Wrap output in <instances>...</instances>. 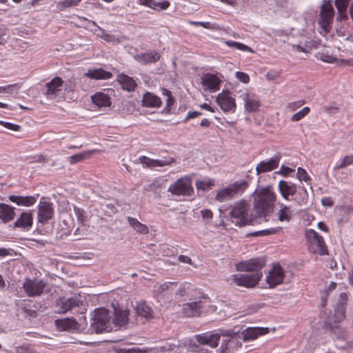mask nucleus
I'll use <instances>...</instances> for the list:
<instances>
[{"label":"nucleus","mask_w":353,"mask_h":353,"mask_svg":"<svg viewBox=\"0 0 353 353\" xmlns=\"http://www.w3.org/2000/svg\"><path fill=\"white\" fill-rule=\"evenodd\" d=\"M268 333V327H250L245 329L242 332L235 330H219L216 333H204L203 334L195 335L196 341L201 345H207L210 347H216L219 341L221 336H225V339L221 343L219 350L220 353H230L239 344V339L243 341L254 340L258 336L265 335Z\"/></svg>","instance_id":"nucleus-1"},{"label":"nucleus","mask_w":353,"mask_h":353,"mask_svg":"<svg viewBox=\"0 0 353 353\" xmlns=\"http://www.w3.org/2000/svg\"><path fill=\"white\" fill-rule=\"evenodd\" d=\"M278 190L285 201L294 202L297 205L302 206L308 201V193L304 186L297 185L289 181L281 180L278 184Z\"/></svg>","instance_id":"nucleus-2"},{"label":"nucleus","mask_w":353,"mask_h":353,"mask_svg":"<svg viewBox=\"0 0 353 353\" xmlns=\"http://www.w3.org/2000/svg\"><path fill=\"white\" fill-rule=\"evenodd\" d=\"M112 330V323L109 311L103 307L95 309L92 314L90 327L88 332L91 334H100L110 332Z\"/></svg>","instance_id":"nucleus-3"},{"label":"nucleus","mask_w":353,"mask_h":353,"mask_svg":"<svg viewBox=\"0 0 353 353\" xmlns=\"http://www.w3.org/2000/svg\"><path fill=\"white\" fill-rule=\"evenodd\" d=\"M276 194L269 188L261 190L254 199V209L259 216H265L273 211Z\"/></svg>","instance_id":"nucleus-4"},{"label":"nucleus","mask_w":353,"mask_h":353,"mask_svg":"<svg viewBox=\"0 0 353 353\" xmlns=\"http://www.w3.org/2000/svg\"><path fill=\"white\" fill-rule=\"evenodd\" d=\"M250 211V205L246 201L235 203L230 212L232 222L239 227L250 224L252 222Z\"/></svg>","instance_id":"nucleus-5"},{"label":"nucleus","mask_w":353,"mask_h":353,"mask_svg":"<svg viewBox=\"0 0 353 353\" xmlns=\"http://www.w3.org/2000/svg\"><path fill=\"white\" fill-rule=\"evenodd\" d=\"M248 183L245 180L236 181L216 192L215 199L220 202L230 201L242 194L248 188Z\"/></svg>","instance_id":"nucleus-6"},{"label":"nucleus","mask_w":353,"mask_h":353,"mask_svg":"<svg viewBox=\"0 0 353 353\" xmlns=\"http://www.w3.org/2000/svg\"><path fill=\"white\" fill-rule=\"evenodd\" d=\"M305 236L309 249L312 252L317 253L321 256L327 254V247L323 238L318 232L310 229L306 231Z\"/></svg>","instance_id":"nucleus-7"},{"label":"nucleus","mask_w":353,"mask_h":353,"mask_svg":"<svg viewBox=\"0 0 353 353\" xmlns=\"http://www.w3.org/2000/svg\"><path fill=\"white\" fill-rule=\"evenodd\" d=\"M345 312L346 307L335 305L334 312L331 313L326 320V323L330 327L333 332L334 329L339 330V334L336 335L339 339L343 338L345 335V330L338 327V323L345 319L346 316Z\"/></svg>","instance_id":"nucleus-8"},{"label":"nucleus","mask_w":353,"mask_h":353,"mask_svg":"<svg viewBox=\"0 0 353 353\" xmlns=\"http://www.w3.org/2000/svg\"><path fill=\"white\" fill-rule=\"evenodd\" d=\"M262 277V272L251 274H237L230 276V281L238 286L254 287Z\"/></svg>","instance_id":"nucleus-9"},{"label":"nucleus","mask_w":353,"mask_h":353,"mask_svg":"<svg viewBox=\"0 0 353 353\" xmlns=\"http://www.w3.org/2000/svg\"><path fill=\"white\" fill-rule=\"evenodd\" d=\"M168 191L176 196H190L193 192L192 181L189 177H181L171 184Z\"/></svg>","instance_id":"nucleus-10"},{"label":"nucleus","mask_w":353,"mask_h":353,"mask_svg":"<svg viewBox=\"0 0 353 353\" xmlns=\"http://www.w3.org/2000/svg\"><path fill=\"white\" fill-rule=\"evenodd\" d=\"M334 10L330 0H323L321 6L319 24L325 32L329 31V27L333 21Z\"/></svg>","instance_id":"nucleus-11"},{"label":"nucleus","mask_w":353,"mask_h":353,"mask_svg":"<svg viewBox=\"0 0 353 353\" xmlns=\"http://www.w3.org/2000/svg\"><path fill=\"white\" fill-rule=\"evenodd\" d=\"M80 323L73 318H65L63 319H57L55 321V325L59 330L66 331H81L83 332L86 327H81L82 325H87L85 316H82L79 319Z\"/></svg>","instance_id":"nucleus-12"},{"label":"nucleus","mask_w":353,"mask_h":353,"mask_svg":"<svg viewBox=\"0 0 353 353\" xmlns=\"http://www.w3.org/2000/svg\"><path fill=\"white\" fill-rule=\"evenodd\" d=\"M174 288V282H165L163 284H157L154 292L157 299L171 301L175 299Z\"/></svg>","instance_id":"nucleus-13"},{"label":"nucleus","mask_w":353,"mask_h":353,"mask_svg":"<svg viewBox=\"0 0 353 353\" xmlns=\"http://www.w3.org/2000/svg\"><path fill=\"white\" fill-rule=\"evenodd\" d=\"M63 81L60 77H54L46 85L45 94L49 99H59L62 98V88Z\"/></svg>","instance_id":"nucleus-14"},{"label":"nucleus","mask_w":353,"mask_h":353,"mask_svg":"<svg viewBox=\"0 0 353 353\" xmlns=\"http://www.w3.org/2000/svg\"><path fill=\"white\" fill-rule=\"evenodd\" d=\"M46 287L43 281L26 279L23 284V288L27 296L33 297L40 296Z\"/></svg>","instance_id":"nucleus-15"},{"label":"nucleus","mask_w":353,"mask_h":353,"mask_svg":"<svg viewBox=\"0 0 353 353\" xmlns=\"http://www.w3.org/2000/svg\"><path fill=\"white\" fill-rule=\"evenodd\" d=\"M221 80L217 74L206 73L201 78L203 90L210 93L216 92L220 89Z\"/></svg>","instance_id":"nucleus-16"},{"label":"nucleus","mask_w":353,"mask_h":353,"mask_svg":"<svg viewBox=\"0 0 353 353\" xmlns=\"http://www.w3.org/2000/svg\"><path fill=\"white\" fill-rule=\"evenodd\" d=\"M83 304V301L80 296H74L68 299H61L57 303V311L59 314H65L75 307H78Z\"/></svg>","instance_id":"nucleus-17"},{"label":"nucleus","mask_w":353,"mask_h":353,"mask_svg":"<svg viewBox=\"0 0 353 353\" xmlns=\"http://www.w3.org/2000/svg\"><path fill=\"white\" fill-rule=\"evenodd\" d=\"M114 318H111L112 325L118 327L125 325L128 322L130 310L119 307L117 303H112Z\"/></svg>","instance_id":"nucleus-18"},{"label":"nucleus","mask_w":353,"mask_h":353,"mask_svg":"<svg viewBox=\"0 0 353 353\" xmlns=\"http://www.w3.org/2000/svg\"><path fill=\"white\" fill-rule=\"evenodd\" d=\"M265 261L263 258H254L242 261L236 265L239 271L253 272V273L261 272L260 270L265 265Z\"/></svg>","instance_id":"nucleus-19"},{"label":"nucleus","mask_w":353,"mask_h":353,"mask_svg":"<svg viewBox=\"0 0 353 353\" xmlns=\"http://www.w3.org/2000/svg\"><path fill=\"white\" fill-rule=\"evenodd\" d=\"M281 159L280 154H276L270 159L260 161L256 166V173L259 175L263 173L271 172L276 169Z\"/></svg>","instance_id":"nucleus-20"},{"label":"nucleus","mask_w":353,"mask_h":353,"mask_svg":"<svg viewBox=\"0 0 353 353\" xmlns=\"http://www.w3.org/2000/svg\"><path fill=\"white\" fill-rule=\"evenodd\" d=\"M216 103L224 112H234L236 110L235 99L228 92L223 91L216 99Z\"/></svg>","instance_id":"nucleus-21"},{"label":"nucleus","mask_w":353,"mask_h":353,"mask_svg":"<svg viewBox=\"0 0 353 353\" xmlns=\"http://www.w3.org/2000/svg\"><path fill=\"white\" fill-rule=\"evenodd\" d=\"M239 98L243 101L245 110L249 113L256 111L260 105L259 97L254 93L242 92Z\"/></svg>","instance_id":"nucleus-22"},{"label":"nucleus","mask_w":353,"mask_h":353,"mask_svg":"<svg viewBox=\"0 0 353 353\" xmlns=\"http://www.w3.org/2000/svg\"><path fill=\"white\" fill-rule=\"evenodd\" d=\"M284 279V271L279 265H274L266 277V281L270 288L281 284Z\"/></svg>","instance_id":"nucleus-23"},{"label":"nucleus","mask_w":353,"mask_h":353,"mask_svg":"<svg viewBox=\"0 0 353 353\" xmlns=\"http://www.w3.org/2000/svg\"><path fill=\"white\" fill-rule=\"evenodd\" d=\"M53 214L52 203L42 201L39 202L37 216L39 223H46L52 217Z\"/></svg>","instance_id":"nucleus-24"},{"label":"nucleus","mask_w":353,"mask_h":353,"mask_svg":"<svg viewBox=\"0 0 353 353\" xmlns=\"http://www.w3.org/2000/svg\"><path fill=\"white\" fill-rule=\"evenodd\" d=\"M140 161L143 166L154 168L156 167L170 165L174 162V159L171 157H164L159 159H152L143 156L140 157Z\"/></svg>","instance_id":"nucleus-25"},{"label":"nucleus","mask_w":353,"mask_h":353,"mask_svg":"<svg viewBox=\"0 0 353 353\" xmlns=\"http://www.w3.org/2000/svg\"><path fill=\"white\" fill-rule=\"evenodd\" d=\"M134 59L141 64H149L157 62L160 54L155 50H149L135 55Z\"/></svg>","instance_id":"nucleus-26"},{"label":"nucleus","mask_w":353,"mask_h":353,"mask_svg":"<svg viewBox=\"0 0 353 353\" xmlns=\"http://www.w3.org/2000/svg\"><path fill=\"white\" fill-rule=\"evenodd\" d=\"M162 105L161 99L155 94L146 92L142 97V105L147 108H159Z\"/></svg>","instance_id":"nucleus-27"},{"label":"nucleus","mask_w":353,"mask_h":353,"mask_svg":"<svg viewBox=\"0 0 353 353\" xmlns=\"http://www.w3.org/2000/svg\"><path fill=\"white\" fill-rule=\"evenodd\" d=\"M85 75L93 79H110L112 74L110 72L106 71L101 68H90L88 70Z\"/></svg>","instance_id":"nucleus-28"},{"label":"nucleus","mask_w":353,"mask_h":353,"mask_svg":"<svg viewBox=\"0 0 353 353\" xmlns=\"http://www.w3.org/2000/svg\"><path fill=\"white\" fill-rule=\"evenodd\" d=\"M117 81L121 85L122 89L128 92L134 91L137 85L132 77L124 74H118Z\"/></svg>","instance_id":"nucleus-29"},{"label":"nucleus","mask_w":353,"mask_h":353,"mask_svg":"<svg viewBox=\"0 0 353 353\" xmlns=\"http://www.w3.org/2000/svg\"><path fill=\"white\" fill-rule=\"evenodd\" d=\"M136 314L145 319L153 318V311L152 307L145 301H140L137 303L135 308Z\"/></svg>","instance_id":"nucleus-30"},{"label":"nucleus","mask_w":353,"mask_h":353,"mask_svg":"<svg viewBox=\"0 0 353 353\" xmlns=\"http://www.w3.org/2000/svg\"><path fill=\"white\" fill-rule=\"evenodd\" d=\"M33 217L30 212L21 213L20 217L14 223L16 228L29 230L32 225Z\"/></svg>","instance_id":"nucleus-31"},{"label":"nucleus","mask_w":353,"mask_h":353,"mask_svg":"<svg viewBox=\"0 0 353 353\" xmlns=\"http://www.w3.org/2000/svg\"><path fill=\"white\" fill-rule=\"evenodd\" d=\"M202 308L201 302L187 303L183 305V314L187 316H194L200 314Z\"/></svg>","instance_id":"nucleus-32"},{"label":"nucleus","mask_w":353,"mask_h":353,"mask_svg":"<svg viewBox=\"0 0 353 353\" xmlns=\"http://www.w3.org/2000/svg\"><path fill=\"white\" fill-rule=\"evenodd\" d=\"M137 3L157 10H166L170 5L168 1H156L154 0H138Z\"/></svg>","instance_id":"nucleus-33"},{"label":"nucleus","mask_w":353,"mask_h":353,"mask_svg":"<svg viewBox=\"0 0 353 353\" xmlns=\"http://www.w3.org/2000/svg\"><path fill=\"white\" fill-rule=\"evenodd\" d=\"M8 199L10 201L16 203L17 205H23L26 207L33 205L37 201L36 197L33 196H22L10 195L9 196Z\"/></svg>","instance_id":"nucleus-34"},{"label":"nucleus","mask_w":353,"mask_h":353,"mask_svg":"<svg viewBox=\"0 0 353 353\" xmlns=\"http://www.w3.org/2000/svg\"><path fill=\"white\" fill-rule=\"evenodd\" d=\"M15 208L7 204H0V219L3 222L7 223L14 219Z\"/></svg>","instance_id":"nucleus-35"},{"label":"nucleus","mask_w":353,"mask_h":353,"mask_svg":"<svg viewBox=\"0 0 353 353\" xmlns=\"http://www.w3.org/2000/svg\"><path fill=\"white\" fill-rule=\"evenodd\" d=\"M92 101L98 107H108L111 105L109 96L103 92H99L95 93L91 97Z\"/></svg>","instance_id":"nucleus-36"},{"label":"nucleus","mask_w":353,"mask_h":353,"mask_svg":"<svg viewBox=\"0 0 353 353\" xmlns=\"http://www.w3.org/2000/svg\"><path fill=\"white\" fill-rule=\"evenodd\" d=\"M127 219L128 223L137 232L144 234L148 233V228L145 225L139 222L137 219L128 216Z\"/></svg>","instance_id":"nucleus-37"},{"label":"nucleus","mask_w":353,"mask_h":353,"mask_svg":"<svg viewBox=\"0 0 353 353\" xmlns=\"http://www.w3.org/2000/svg\"><path fill=\"white\" fill-rule=\"evenodd\" d=\"M280 210L277 213L278 219L280 221H290L292 218V212L290 209V207L283 204L280 203Z\"/></svg>","instance_id":"nucleus-38"},{"label":"nucleus","mask_w":353,"mask_h":353,"mask_svg":"<svg viewBox=\"0 0 353 353\" xmlns=\"http://www.w3.org/2000/svg\"><path fill=\"white\" fill-rule=\"evenodd\" d=\"M350 1V0H335V5L341 20L347 18V8Z\"/></svg>","instance_id":"nucleus-39"},{"label":"nucleus","mask_w":353,"mask_h":353,"mask_svg":"<svg viewBox=\"0 0 353 353\" xmlns=\"http://www.w3.org/2000/svg\"><path fill=\"white\" fill-rule=\"evenodd\" d=\"M174 294L175 299L178 296H183L187 294L188 291L191 288V284L188 283H183L179 284L174 282Z\"/></svg>","instance_id":"nucleus-40"},{"label":"nucleus","mask_w":353,"mask_h":353,"mask_svg":"<svg viewBox=\"0 0 353 353\" xmlns=\"http://www.w3.org/2000/svg\"><path fill=\"white\" fill-rule=\"evenodd\" d=\"M224 43L226 46L232 48H236L243 52H250L252 53L254 52V51L250 47L240 42L230 40L225 41Z\"/></svg>","instance_id":"nucleus-41"},{"label":"nucleus","mask_w":353,"mask_h":353,"mask_svg":"<svg viewBox=\"0 0 353 353\" xmlns=\"http://www.w3.org/2000/svg\"><path fill=\"white\" fill-rule=\"evenodd\" d=\"M352 164L353 154L347 155L336 163L335 165L334 166V170H339Z\"/></svg>","instance_id":"nucleus-42"},{"label":"nucleus","mask_w":353,"mask_h":353,"mask_svg":"<svg viewBox=\"0 0 353 353\" xmlns=\"http://www.w3.org/2000/svg\"><path fill=\"white\" fill-rule=\"evenodd\" d=\"M214 185V181L210 179L199 180L196 181V188L204 191L211 189Z\"/></svg>","instance_id":"nucleus-43"},{"label":"nucleus","mask_w":353,"mask_h":353,"mask_svg":"<svg viewBox=\"0 0 353 353\" xmlns=\"http://www.w3.org/2000/svg\"><path fill=\"white\" fill-rule=\"evenodd\" d=\"M82 0H63L57 3V7L60 10H64L67 8L73 7L79 5Z\"/></svg>","instance_id":"nucleus-44"},{"label":"nucleus","mask_w":353,"mask_h":353,"mask_svg":"<svg viewBox=\"0 0 353 353\" xmlns=\"http://www.w3.org/2000/svg\"><path fill=\"white\" fill-rule=\"evenodd\" d=\"M310 112V108L308 107H305L299 112L294 114L291 120L292 121H299L301 120L304 117H305Z\"/></svg>","instance_id":"nucleus-45"},{"label":"nucleus","mask_w":353,"mask_h":353,"mask_svg":"<svg viewBox=\"0 0 353 353\" xmlns=\"http://www.w3.org/2000/svg\"><path fill=\"white\" fill-rule=\"evenodd\" d=\"M162 94L166 97L165 109L169 110L170 109V107L174 104V99L173 98L172 92L168 89L164 88L162 90Z\"/></svg>","instance_id":"nucleus-46"},{"label":"nucleus","mask_w":353,"mask_h":353,"mask_svg":"<svg viewBox=\"0 0 353 353\" xmlns=\"http://www.w3.org/2000/svg\"><path fill=\"white\" fill-rule=\"evenodd\" d=\"M90 152H85L77 154L69 157L70 163H76L88 157Z\"/></svg>","instance_id":"nucleus-47"},{"label":"nucleus","mask_w":353,"mask_h":353,"mask_svg":"<svg viewBox=\"0 0 353 353\" xmlns=\"http://www.w3.org/2000/svg\"><path fill=\"white\" fill-rule=\"evenodd\" d=\"M336 288V283L335 282H330L328 287L325 289L324 294L321 296L322 306L326 305L327 299L326 296L329 295L330 292H332Z\"/></svg>","instance_id":"nucleus-48"},{"label":"nucleus","mask_w":353,"mask_h":353,"mask_svg":"<svg viewBox=\"0 0 353 353\" xmlns=\"http://www.w3.org/2000/svg\"><path fill=\"white\" fill-rule=\"evenodd\" d=\"M296 177L300 181L307 182L311 179L306 170L301 167L297 168Z\"/></svg>","instance_id":"nucleus-49"},{"label":"nucleus","mask_w":353,"mask_h":353,"mask_svg":"<svg viewBox=\"0 0 353 353\" xmlns=\"http://www.w3.org/2000/svg\"><path fill=\"white\" fill-rule=\"evenodd\" d=\"M82 19H83V20H85V21H88V23L89 24H91V25H92L93 26H94L96 28H97V29H99V30H101V31H102L101 37H102L104 40H105V41H111L112 36L111 34H108V33L105 32V31H104L103 30H102V29H101V28H100V27H99V26H98V25L94 22V21H89V20H88L87 19H85V18H84V17H83Z\"/></svg>","instance_id":"nucleus-50"},{"label":"nucleus","mask_w":353,"mask_h":353,"mask_svg":"<svg viewBox=\"0 0 353 353\" xmlns=\"http://www.w3.org/2000/svg\"><path fill=\"white\" fill-rule=\"evenodd\" d=\"M74 211L75 215L77 218V220L80 223H83V222L85 221L86 213L83 209L74 206Z\"/></svg>","instance_id":"nucleus-51"},{"label":"nucleus","mask_w":353,"mask_h":353,"mask_svg":"<svg viewBox=\"0 0 353 353\" xmlns=\"http://www.w3.org/2000/svg\"><path fill=\"white\" fill-rule=\"evenodd\" d=\"M280 230H281L280 228H271L269 229H265V230L256 232L255 235L256 236H259V235L266 236V235H270V234H276L280 231Z\"/></svg>","instance_id":"nucleus-52"},{"label":"nucleus","mask_w":353,"mask_h":353,"mask_svg":"<svg viewBox=\"0 0 353 353\" xmlns=\"http://www.w3.org/2000/svg\"><path fill=\"white\" fill-rule=\"evenodd\" d=\"M236 78L243 83H248L250 82L249 75L243 72L238 71L235 73Z\"/></svg>","instance_id":"nucleus-53"},{"label":"nucleus","mask_w":353,"mask_h":353,"mask_svg":"<svg viewBox=\"0 0 353 353\" xmlns=\"http://www.w3.org/2000/svg\"><path fill=\"white\" fill-rule=\"evenodd\" d=\"M14 349L17 353H37L29 345H26L17 346Z\"/></svg>","instance_id":"nucleus-54"},{"label":"nucleus","mask_w":353,"mask_h":353,"mask_svg":"<svg viewBox=\"0 0 353 353\" xmlns=\"http://www.w3.org/2000/svg\"><path fill=\"white\" fill-rule=\"evenodd\" d=\"M4 88L5 93L13 94L17 93L19 91V90L21 88V85L19 84L14 83L6 85L4 86Z\"/></svg>","instance_id":"nucleus-55"},{"label":"nucleus","mask_w":353,"mask_h":353,"mask_svg":"<svg viewBox=\"0 0 353 353\" xmlns=\"http://www.w3.org/2000/svg\"><path fill=\"white\" fill-rule=\"evenodd\" d=\"M0 125H3L6 128L12 130V131H19L20 129L19 125L7 121H3L0 120Z\"/></svg>","instance_id":"nucleus-56"},{"label":"nucleus","mask_w":353,"mask_h":353,"mask_svg":"<svg viewBox=\"0 0 353 353\" xmlns=\"http://www.w3.org/2000/svg\"><path fill=\"white\" fill-rule=\"evenodd\" d=\"M292 172H294V169L282 165L277 173L283 176H288L290 175Z\"/></svg>","instance_id":"nucleus-57"},{"label":"nucleus","mask_w":353,"mask_h":353,"mask_svg":"<svg viewBox=\"0 0 353 353\" xmlns=\"http://www.w3.org/2000/svg\"><path fill=\"white\" fill-rule=\"evenodd\" d=\"M347 301V295L345 292H341L338 298V301L336 304V306H343L346 307V304Z\"/></svg>","instance_id":"nucleus-58"},{"label":"nucleus","mask_w":353,"mask_h":353,"mask_svg":"<svg viewBox=\"0 0 353 353\" xmlns=\"http://www.w3.org/2000/svg\"><path fill=\"white\" fill-rule=\"evenodd\" d=\"M336 65L339 66L352 65L353 66V58L348 59H337Z\"/></svg>","instance_id":"nucleus-59"},{"label":"nucleus","mask_w":353,"mask_h":353,"mask_svg":"<svg viewBox=\"0 0 353 353\" xmlns=\"http://www.w3.org/2000/svg\"><path fill=\"white\" fill-rule=\"evenodd\" d=\"M201 216L203 219L211 220L213 216L212 212L210 210H202L201 211Z\"/></svg>","instance_id":"nucleus-60"},{"label":"nucleus","mask_w":353,"mask_h":353,"mask_svg":"<svg viewBox=\"0 0 353 353\" xmlns=\"http://www.w3.org/2000/svg\"><path fill=\"white\" fill-rule=\"evenodd\" d=\"M321 60L326 63H336L337 59H336L334 57L329 55V54H323L321 57Z\"/></svg>","instance_id":"nucleus-61"},{"label":"nucleus","mask_w":353,"mask_h":353,"mask_svg":"<svg viewBox=\"0 0 353 353\" xmlns=\"http://www.w3.org/2000/svg\"><path fill=\"white\" fill-rule=\"evenodd\" d=\"M191 351L197 353H210V352L206 348L196 345L192 346Z\"/></svg>","instance_id":"nucleus-62"},{"label":"nucleus","mask_w":353,"mask_h":353,"mask_svg":"<svg viewBox=\"0 0 353 353\" xmlns=\"http://www.w3.org/2000/svg\"><path fill=\"white\" fill-rule=\"evenodd\" d=\"M321 204L325 207H331L334 205V202L331 197L325 196L322 198Z\"/></svg>","instance_id":"nucleus-63"},{"label":"nucleus","mask_w":353,"mask_h":353,"mask_svg":"<svg viewBox=\"0 0 353 353\" xmlns=\"http://www.w3.org/2000/svg\"><path fill=\"white\" fill-rule=\"evenodd\" d=\"M202 113L201 112L198 111H193V112H188V114L185 117V121L190 119H194L199 116H201Z\"/></svg>","instance_id":"nucleus-64"}]
</instances>
